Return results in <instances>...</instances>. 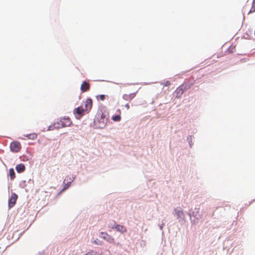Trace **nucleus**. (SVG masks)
Returning <instances> with one entry per match:
<instances>
[{"mask_svg": "<svg viewBox=\"0 0 255 255\" xmlns=\"http://www.w3.org/2000/svg\"><path fill=\"white\" fill-rule=\"evenodd\" d=\"M92 106L93 101L92 99H87L85 102L84 108H82V107H78L74 111V114L77 115V119H80L86 114L89 113L92 109Z\"/></svg>", "mask_w": 255, "mask_h": 255, "instance_id": "1", "label": "nucleus"}, {"mask_svg": "<svg viewBox=\"0 0 255 255\" xmlns=\"http://www.w3.org/2000/svg\"><path fill=\"white\" fill-rule=\"evenodd\" d=\"M107 117V112L100 110L98 112L96 119L94 121V123L97 128H104L107 123L108 119Z\"/></svg>", "mask_w": 255, "mask_h": 255, "instance_id": "2", "label": "nucleus"}, {"mask_svg": "<svg viewBox=\"0 0 255 255\" xmlns=\"http://www.w3.org/2000/svg\"><path fill=\"white\" fill-rule=\"evenodd\" d=\"M10 148L13 152H17L21 149L20 143L18 141L12 142L10 144Z\"/></svg>", "mask_w": 255, "mask_h": 255, "instance_id": "3", "label": "nucleus"}, {"mask_svg": "<svg viewBox=\"0 0 255 255\" xmlns=\"http://www.w3.org/2000/svg\"><path fill=\"white\" fill-rule=\"evenodd\" d=\"M17 197L18 196L16 194L12 193L11 194V197L8 201L9 208H11L15 205Z\"/></svg>", "mask_w": 255, "mask_h": 255, "instance_id": "4", "label": "nucleus"}, {"mask_svg": "<svg viewBox=\"0 0 255 255\" xmlns=\"http://www.w3.org/2000/svg\"><path fill=\"white\" fill-rule=\"evenodd\" d=\"M137 91L130 94H125L123 95V98L124 100L127 101H130L132 100L136 96Z\"/></svg>", "mask_w": 255, "mask_h": 255, "instance_id": "5", "label": "nucleus"}, {"mask_svg": "<svg viewBox=\"0 0 255 255\" xmlns=\"http://www.w3.org/2000/svg\"><path fill=\"white\" fill-rule=\"evenodd\" d=\"M62 125L63 127H69L72 124V122L69 118H63L61 119Z\"/></svg>", "mask_w": 255, "mask_h": 255, "instance_id": "6", "label": "nucleus"}, {"mask_svg": "<svg viewBox=\"0 0 255 255\" xmlns=\"http://www.w3.org/2000/svg\"><path fill=\"white\" fill-rule=\"evenodd\" d=\"M175 214L177 216V218H183L184 217V214L183 213V211L180 208H177L174 210Z\"/></svg>", "mask_w": 255, "mask_h": 255, "instance_id": "7", "label": "nucleus"}, {"mask_svg": "<svg viewBox=\"0 0 255 255\" xmlns=\"http://www.w3.org/2000/svg\"><path fill=\"white\" fill-rule=\"evenodd\" d=\"M61 124L62 121L60 119L57 122L54 123L52 126H50L49 128L51 129H53L54 128L59 129L60 128H64Z\"/></svg>", "mask_w": 255, "mask_h": 255, "instance_id": "8", "label": "nucleus"}, {"mask_svg": "<svg viewBox=\"0 0 255 255\" xmlns=\"http://www.w3.org/2000/svg\"><path fill=\"white\" fill-rule=\"evenodd\" d=\"M101 235H104L102 238L105 240L107 241L108 242L110 243H114V239L112 236H109L107 233L102 232L101 233Z\"/></svg>", "mask_w": 255, "mask_h": 255, "instance_id": "9", "label": "nucleus"}, {"mask_svg": "<svg viewBox=\"0 0 255 255\" xmlns=\"http://www.w3.org/2000/svg\"><path fill=\"white\" fill-rule=\"evenodd\" d=\"M184 92V89L183 86H179L177 88L175 92L176 97L177 98H180Z\"/></svg>", "mask_w": 255, "mask_h": 255, "instance_id": "10", "label": "nucleus"}, {"mask_svg": "<svg viewBox=\"0 0 255 255\" xmlns=\"http://www.w3.org/2000/svg\"><path fill=\"white\" fill-rule=\"evenodd\" d=\"M90 84L87 82H84L81 86V90L83 92H86L90 89Z\"/></svg>", "mask_w": 255, "mask_h": 255, "instance_id": "11", "label": "nucleus"}, {"mask_svg": "<svg viewBox=\"0 0 255 255\" xmlns=\"http://www.w3.org/2000/svg\"><path fill=\"white\" fill-rule=\"evenodd\" d=\"M15 169L17 172L21 173L25 170V167L24 164L20 163L16 166Z\"/></svg>", "mask_w": 255, "mask_h": 255, "instance_id": "12", "label": "nucleus"}, {"mask_svg": "<svg viewBox=\"0 0 255 255\" xmlns=\"http://www.w3.org/2000/svg\"><path fill=\"white\" fill-rule=\"evenodd\" d=\"M115 228L116 229V230L122 233H126L127 232V229L126 228L124 227L122 225H116L115 227Z\"/></svg>", "mask_w": 255, "mask_h": 255, "instance_id": "13", "label": "nucleus"}, {"mask_svg": "<svg viewBox=\"0 0 255 255\" xmlns=\"http://www.w3.org/2000/svg\"><path fill=\"white\" fill-rule=\"evenodd\" d=\"M9 175L10 176V179L11 180H13L15 178V172H14V171L13 168L9 169Z\"/></svg>", "mask_w": 255, "mask_h": 255, "instance_id": "14", "label": "nucleus"}, {"mask_svg": "<svg viewBox=\"0 0 255 255\" xmlns=\"http://www.w3.org/2000/svg\"><path fill=\"white\" fill-rule=\"evenodd\" d=\"M112 119L115 122H119L121 120V117L119 115L113 116Z\"/></svg>", "mask_w": 255, "mask_h": 255, "instance_id": "15", "label": "nucleus"}, {"mask_svg": "<svg viewBox=\"0 0 255 255\" xmlns=\"http://www.w3.org/2000/svg\"><path fill=\"white\" fill-rule=\"evenodd\" d=\"M29 139H35L37 138V135L35 133L29 134L26 135Z\"/></svg>", "mask_w": 255, "mask_h": 255, "instance_id": "16", "label": "nucleus"}, {"mask_svg": "<svg viewBox=\"0 0 255 255\" xmlns=\"http://www.w3.org/2000/svg\"><path fill=\"white\" fill-rule=\"evenodd\" d=\"M97 99L98 100L100 99L101 101H104L105 99V95H100L97 96Z\"/></svg>", "mask_w": 255, "mask_h": 255, "instance_id": "17", "label": "nucleus"}, {"mask_svg": "<svg viewBox=\"0 0 255 255\" xmlns=\"http://www.w3.org/2000/svg\"><path fill=\"white\" fill-rule=\"evenodd\" d=\"M70 184H71V182H68L66 184L64 183L63 190L67 189L70 186Z\"/></svg>", "mask_w": 255, "mask_h": 255, "instance_id": "18", "label": "nucleus"}, {"mask_svg": "<svg viewBox=\"0 0 255 255\" xmlns=\"http://www.w3.org/2000/svg\"><path fill=\"white\" fill-rule=\"evenodd\" d=\"M125 107H126V108H127L128 110L129 109V105L128 104H126V105H125Z\"/></svg>", "mask_w": 255, "mask_h": 255, "instance_id": "19", "label": "nucleus"}]
</instances>
